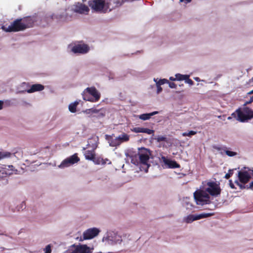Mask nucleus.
<instances>
[{"label": "nucleus", "instance_id": "nucleus-1", "mask_svg": "<svg viewBox=\"0 0 253 253\" xmlns=\"http://www.w3.org/2000/svg\"><path fill=\"white\" fill-rule=\"evenodd\" d=\"M35 21V18L27 16L23 18L17 19L9 25L6 24L3 26L2 29L7 32L21 31L32 27Z\"/></svg>", "mask_w": 253, "mask_h": 253}, {"label": "nucleus", "instance_id": "nucleus-2", "mask_svg": "<svg viewBox=\"0 0 253 253\" xmlns=\"http://www.w3.org/2000/svg\"><path fill=\"white\" fill-rule=\"evenodd\" d=\"M251 103L249 102V100L246 101L243 105V107L237 109L232 113V116L237 121L242 123L251 120L253 118V110L246 106Z\"/></svg>", "mask_w": 253, "mask_h": 253}, {"label": "nucleus", "instance_id": "nucleus-3", "mask_svg": "<svg viewBox=\"0 0 253 253\" xmlns=\"http://www.w3.org/2000/svg\"><path fill=\"white\" fill-rule=\"evenodd\" d=\"M82 94L84 100L91 102H97L100 98V93L95 87H87Z\"/></svg>", "mask_w": 253, "mask_h": 253}, {"label": "nucleus", "instance_id": "nucleus-4", "mask_svg": "<svg viewBox=\"0 0 253 253\" xmlns=\"http://www.w3.org/2000/svg\"><path fill=\"white\" fill-rule=\"evenodd\" d=\"M90 8L96 12L106 13L105 0H90L88 2Z\"/></svg>", "mask_w": 253, "mask_h": 253}, {"label": "nucleus", "instance_id": "nucleus-5", "mask_svg": "<svg viewBox=\"0 0 253 253\" xmlns=\"http://www.w3.org/2000/svg\"><path fill=\"white\" fill-rule=\"evenodd\" d=\"M194 199L198 205H204L211 203L209 195L203 190H197L194 193Z\"/></svg>", "mask_w": 253, "mask_h": 253}, {"label": "nucleus", "instance_id": "nucleus-6", "mask_svg": "<svg viewBox=\"0 0 253 253\" xmlns=\"http://www.w3.org/2000/svg\"><path fill=\"white\" fill-rule=\"evenodd\" d=\"M80 160V159L78 156V154L75 153L64 160L59 166V167L62 169L67 168L77 163Z\"/></svg>", "mask_w": 253, "mask_h": 253}, {"label": "nucleus", "instance_id": "nucleus-7", "mask_svg": "<svg viewBox=\"0 0 253 253\" xmlns=\"http://www.w3.org/2000/svg\"><path fill=\"white\" fill-rule=\"evenodd\" d=\"M208 187L206 191L211 196H217L220 194L221 190L219 186L214 182H209L207 183Z\"/></svg>", "mask_w": 253, "mask_h": 253}, {"label": "nucleus", "instance_id": "nucleus-8", "mask_svg": "<svg viewBox=\"0 0 253 253\" xmlns=\"http://www.w3.org/2000/svg\"><path fill=\"white\" fill-rule=\"evenodd\" d=\"M137 157L139 158L140 164L146 165L149 160V151L145 148H142L141 151L138 153Z\"/></svg>", "mask_w": 253, "mask_h": 253}, {"label": "nucleus", "instance_id": "nucleus-9", "mask_svg": "<svg viewBox=\"0 0 253 253\" xmlns=\"http://www.w3.org/2000/svg\"><path fill=\"white\" fill-rule=\"evenodd\" d=\"M100 231L96 228H89L85 231L83 233L84 240L91 239L96 236Z\"/></svg>", "mask_w": 253, "mask_h": 253}, {"label": "nucleus", "instance_id": "nucleus-10", "mask_svg": "<svg viewBox=\"0 0 253 253\" xmlns=\"http://www.w3.org/2000/svg\"><path fill=\"white\" fill-rule=\"evenodd\" d=\"M89 48L87 45L85 44H77L74 46L71 51L74 53L84 54L87 53Z\"/></svg>", "mask_w": 253, "mask_h": 253}, {"label": "nucleus", "instance_id": "nucleus-11", "mask_svg": "<svg viewBox=\"0 0 253 253\" xmlns=\"http://www.w3.org/2000/svg\"><path fill=\"white\" fill-rule=\"evenodd\" d=\"M74 11L80 14H88L89 9L87 6L81 3H78L75 5Z\"/></svg>", "mask_w": 253, "mask_h": 253}, {"label": "nucleus", "instance_id": "nucleus-12", "mask_svg": "<svg viewBox=\"0 0 253 253\" xmlns=\"http://www.w3.org/2000/svg\"><path fill=\"white\" fill-rule=\"evenodd\" d=\"M163 162L165 163L166 165L168 166V168L170 169H175V168H179L180 165L175 161H172L169 159H168L165 156H162L161 158Z\"/></svg>", "mask_w": 253, "mask_h": 253}, {"label": "nucleus", "instance_id": "nucleus-13", "mask_svg": "<svg viewBox=\"0 0 253 253\" xmlns=\"http://www.w3.org/2000/svg\"><path fill=\"white\" fill-rule=\"evenodd\" d=\"M76 253H91V250L86 245H73Z\"/></svg>", "mask_w": 253, "mask_h": 253}, {"label": "nucleus", "instance_id": "nucleus-14", "mask_svg": "<svg viewBox=\"0 0 253 253\" xmlns=\"http://www.w3.org/2000/svg\"><path fill=\"white\" fill-rule=\"evenodd\" d=\"M114 134L112 135L106 134L105 135V139L108 141L109 145L111 147H117L119 146L120 143L118 139V137L114 138Z\"/></svg>", "mask_w": 253, "mask_h": 253}, {"label": "nucleus", "instance_id": "nucleus-15", "mask_svg": "<svg viewBox=\"0 0 253 253\" xmlns=\"http://www.w3.org/2000/svg\"><path fill=\"white\" fill-rule=\"evenodd\" d=\"M238 177L240 181L244 184L247 183L251 178V176L247 171H239Z\"/></svg>", "mask_w": 253, "mask_h": 253}, {"label": "nucleus", "instance_id": "nucleus-16", "mask_svg": "<svg viewBox=\"0 0 253 253\" xmlns=\"http://www.w3.org/2000/svg\"><path fill=\"white\" fill-rule=\"evenodd\" d=\"M131 131L135 133H146L148 134H151L154 133V131L147 128L135 127L131 129Z\"/></svg>", "mask_w": 253, "mask_h": 253}, {"label": "nucleus", "instance_id": "nucleus-17", "mask_svg": "<svg viewBox=\"0 0 253 253\" xmlns=\"http://www.w3.org/2000/svg\"><path fill=\"white\" fill-rule=\"evenodd\" d=\"M44 88V86L41 84H34L31 86L30 89L27 90V92L28 93H32L36 91H42L43 90Z\"/></svg>", "mask_w": 253, "mask_h": 253}, {"label": "nucleus", "instance_id": "nucleus-18", "mask_svg": "<svg viewBox=\"0 0 253 253\" xmlns=\"http://www.w3.org/2000/svg\"><path fill=\"white\" fill-rule=\"evenodd\" d=\"M84 155L86 160L93 161L95 157V151L93 150H86L84 152Z\"/></svg>", "mask_w": 253, "mask_h": 253}, {"label": "nucleus", "instance_id": "nucleus-19", "mask_svg": "<svg viewBox=\"0 0 253 253\" xmlns=\"http://www.w3.org/2000/svg\"><path fill=\"white\" fill-rule=\"evenodd\" d=\"M158 113L159 112L158 111H154L150 113L143 114L139 115L138 118L140 120L145 121L150 119L152 116L158 114Z\"/></svg>", "mask_w": 253, "mask_h": 253}, {"label": "nucleus", "instance_id": "nucleus-20", "mask_svg": "<svg viewBox=\"0 0 253 253\" xmlns=\"http://www.w3.org/2000/svg\"><path fill=\"white\" fill-rule=\"evenodd\" d=\"M7 166L6 165H0V175L2 176H6L13 174L12 172L8 171L6 170Z\"/></svg>", "mask_w": 253, "mask_h": 253}, {"label": "nucleus", "instance_id": "nucleus-21", "mask_svg": "<svg viewBox=\"0 0 253 253\" xmlns=\"http://www.w3.org/2000/svg\"><path fill=\"white\" fill-rule=\"evenodd\" d=\"M118 139L120 144H121L123 142L128 141L129 140V136L127 134L124 132L118 136Z\"/></svg>", "mask_w": 253, "mask_h": 253}, {"label": "nucleus", "instance_id": "nucleus-22", "mask_svg": "<svg viewBox=\"0 0 253 253\" xmlns=\"http://www.w3.org/2000/svg\"><path fill=\"white\" fill-rule=\"evenodd\" d=\"M106 8L107 10V12L108 11H110L112 9L116 8L115 4H114V2H112V0H108L106 1Z\"/></svg>", "mask_w": 253, "mask_h": 253}, {"label": "nucleus", "instance_id": "nucleus-23", "mask_svg": "<svg viewBox=\"0 0 253 253\" xmlns=\"http://www.w3.org/2000/svg\"><path fill=\"white\" fill-rule=\"evenodd\" d=\"M213 215V213H202L198 215H195V219L197 220L202 218H207Z\"/></svg>", "mask_w": 253, "mask_h": 253}, {"label": "nucleus", "instance_id": "nucleus-24", "mask_svg": "<svg viewBox=\"0 0 253 253\" xmlns=\"http://www.w3.org/2000/svg\"><path fill=\"white\" fill-rule=\"evenodd\" d=\"M79 104L78 101H75L73 103H71L69 105V110L72 113H75L77 111V107Z\"/></svg>", "mask_w": 253, "mask_h": 253}, {"label": "nucleus", "instance_id": "nucleus-25", "mask_svg": "<svg viewBox=\"0 0 253 253\" xmlns=\"http://www.w3.org/2000/svg\"><path fill=\"white\" fill-rule=\"evenodd\" d=\"M93 163L96 165H104L106 164L105 162V160L101 157H95L94 159L93 160Z\"/></svg>", "mask_w": 253, "mask_h": 253}, {"label": "nucleus", "instance_id": "nucleus-26", "mask_svg": "<svg viewBox=\"0 0 253 253\" xmlns=\"http://www.w3.org/2000/svg\"><path fill=\"white\" fill-rule=\"evenodd\" d=\"M11 153L7 151H0V160L3 159L10 157Z\"/></svg>", "mask_w": 253, "mask_h": 253}, {"label": "nucleus", "instance_id": "nucleus-27", "mask_svg": "<svg viewBox=\"0 0 253 253\" xmlns=\"http://www.w3.org/2000/svg\"><path fill=\"white\" fill-rule=\"evenodd\" d=\"M138 154H136L131 156V162L135 165H138L139 163V158L137 157Z\"/></svg>", "mask_w": 253, "mask_h": 253}, {"label": "nucleus", "instance_id": "nucleus-28", "mask_svg": "<svg viewBox=\"0 0 253 253\" xmlns=\"http://www.w3.org/2000/svg\"><path fill=\"white\" fill-rule=\"evenodd\" d=\"M126 1H129V0H112V2H114L116 7L121 6Z\"/></svg>", "mask_w": 253, "mask_h": 253}, {"label": "nucleus", "instance_id": "nucleus-29", "mask_svg": "<svg viewBox=\"0 0 253 253\" xmlns=\"http://www.w3.org/2000/svg\"><path fill=\"white\" fill-rule=\"evenodd\" d=\"M155 139L158 142H160L162 141L167 142L168 138L166 136L164 135H158Z\"/></svg>", "mask_w": 253, "mask_h": 253}, {"label": "nucleus", "instance_id": "nucleus-30", "mask_svg": "<svg viewBox=\"0 0 253 253\" xmlns=\"http://www.w3.org/2000/svg\"><path fill=\"white\" fill-rule=\"evenodd\" d=\"M197 132L193 130H190L189 132H185L182 133V135L183 136H189L191 137L192 135H195Z\"/></svg>", "mask_w": 253, "mask_h": 253}, {"label": "nucleus", "instance_id": "nucleus-31", "mask_svg": "<svg viewBox=\"0 0 253 253\" xmlns=\"http://www.w3.org/2000/svg\"><path fill=\"white\" fill-rule=\"evenodd\" d=\"M187 75H181L180 74H176L175 75L176 79L177 81L184 80Z\"/></svg>", "mask_w": 253, "mask_h": 253}, {"label": "nucleus", "instance_id": "nucleus-32", "mask_svg": "<svg viewBox=\"0 0 253 253\" xmlns=\"http://www.w3.org/2000/svg\"><path fill=\"white\" fill-rule=\"evenodd\" d=\"M235 169H230L228 170V172L224 176L225 179H228L233 174L234 170Z\"/></svg>", "mask_w": 253, "mask_h": 253}, {"label": "nucleus", "instance_id": "nucleus-33", "mask_svg": "<svg viewBox=\"0 0 253 253\" xmlns=\"http://www.w3.org/2000/svg\"><path fill=\"white\" fill-rule=\"evenodd\" d=\"M195 215H189L186 218V222L187 223H191L193 222L194 220H196V219H195Z\"/></svg>", "mask_w": 253, "mask_h": 253}, {"label": "nucleus", "instance_id": "nucleus-34", "mask_svg": "<svg viewBox=\"0 0 253 253\" xmlns=\"http://www.w3.org/2000/svg\"><path fill=\"white\" fill-rule=\"evenodd\" d=\"M185 79H184V80L185 81L186 83L190 85H192L194 84L193 81L191 79H189V75H187L185 77Z\"/></svg>", "mask_w": 253, "mask_h": 253}, {"label": "nucleus", "instance_id": "nucleus-35", "mask_svg": "<svg viewBox=\"0 0 253 253\" xmlns=\"http://www.w3.org/2000/svg\"><path fill=\"white\" fill-rule=\"evenodd\" d=\"M168 82L169 81L167 79H161L158 82L156 83V85H161Z\"/></svg>", "mask_w": 253, "mask_h": 253}, {"label": "nucleus", "instance_id": "nucleus-36", "mask_svg": "<svg viewBox=\"0 0 253 253\" xmlns=\"http://www.w3.org/2000/svg\"><path fill=\"white\" fill-rule=\"evenodd\" d=\"M225 153L227 155H228V156H230V157L234 156L237 154V153L236 152L231 151L229 150L225 151Z\"/></svg>", "mask_w": 253, "mask_h": 253}, {"label": "nucleus", "instance_id": "nucleus-37", "mask_svg": "<svg viewBox=\"0 0 253 253\" xmlns=\"http://www.w3.org/2000/svg\"><path fill=\"white\" fill-rule=\"evenodd\" d=\"M6 170L13 172V171H15L14 167L12 165H8L7 166Z\"/></svg>", "mask_w": 253, "mask_h": 253}, {"label": "nucleus", "instance_id": "nucleus-38", "mask_svg": "<svg viewBox=\"0 0 253 253\" xmlns=\"http://www.w3.org/2000/svg\"><path fill=\"white\" fill-rule=\"evenodd\" d=\"M63 253H76L75 248H70L68 250L65 251Z\"/></svg>", "mask_w": 253, "mask_h": 253}, {"label": "nucleus", "instance_id": "nucleus-39", "mask_svg": "<svg viewBox=\"0 0 253 253\" xmlns=\"http://www.w3.org/2000/svg\"><path fill=\"white\" fill-rule=\"evenodd\" d=\"M45 253H51V249L50 245H47L45 249Z\"/></svg>", "mask_w": 253, "mask_h": 253}, {"label": "nucleus", "instance_id": "nucleus-40", "mask_svg": "<svg viewBox=\"0 0 253 253\" xmlns=\"http://www.w3.org/2000/svg\"><path fill=\"white\" fill-rule=\"evenodd\" d=\"M168 83H169V87H170L171 88H176V85L174 83L169 82Z\"/></svg>", "mask_w": 253, "mask_h": 253}, {"label": "nucleus", "instance_id": "nucleus-41", "mask_svg": "<svg viewBox=\"0 0 253 253\" xmlns=\"http://www.w3.org/2000/svg\"><path fill=\"white\" fill-rule=\"evenodd\" d=\"M229 186H230V187L232 189H235V188H236L235 187V186H234V184L233 183V182H232V180H229Z\"/></svg>", "mask_w": 253, "mask_h": 253}, {"label": "nucleus", "instance_id": "nucleus-42", "mask_svg": "<svg viewBox=\"0 0 253 253\" xmlns=\"http://www.w3.org/2000/svg\"><path fill=\"white\" fill-rule=\"evenodd\" d=\"M157 93H160L162 91V88L161 85H157Z\"/></svg>", "mask_w": 253, "mask_h": 253}, {"label": "nucleus", "instance_id": "nucleus-43", "mask_svg": "<svg viewBox=\"0 0 253 253\" xmlns=\"http://www.w3.org/2000/svg\"><path fill=\"white\" fill-rule=\"evenodd\" d=\"M3 104V102L2 101L0 100V110L2 109Z\"/></svg>", "mask_w": 253, "mask_h": 253}, {"label": "nucleus", "instance_id": "nucleus-44", "mask_svg": "<svg viewBox=\"0 0 253 253\" xmlns=\"http://www.w3.org/2000/svg\"><path fill=\"white\" fill-rule=\"evenodd\" d=\"M180 0V2H183L185 1L186 3H189L191 1V0Z\"/></svg>", "mask_w": 253, "mask_h": 253}, {"label": "nucleus", "instance_id": "nucleus-45", "mask_svg": "<svg viewBox=\"0 0 253 253\" xmlns=\"http://www.w3.org/2000/svg\"><path fill=\"white\" fill-rule=\"evenodd\" d=\"M169 80H171V81H176V77L175 78H173L172 77H171L169 78Z\"/></svg>", "mask_w": 253, "mask_h": 253}, {"label": "nucleus", "instance_id": "nucleus-46", "mask_svg": "<svg viewBox=\"0 0 253 253\" xmlns=\"http://www.w3.org/2000/svg\"><path fill=\"white\" fill-rule=\"evenodd\" d=\"M250 187L253 189V181H252L251 183H250Z\"/></svg>", "mask_w": 253, "mask_h": 253}, {"label": "nucleus", "instance_id": "nucleus-47", "mask_svg": "<svg viewBox=\"0 0 253 253\" xmlns=\"http://www.w3.org/2000/svg\"><path fill=\"white\" fill-rule=\"evenodd\" d=\"M253 102V95L251 97L250 100H249V102Z\"/></svg>", "mask_w": 253, "mask_h": 253}, {"label": "nucleus", "instance_id": "nucleus-48", "mask_svg": "<svg viewBox=\"0 0 253 253\" xmlns=\"http://www.w3.org/2000/svg\"><path fill=\"white\" fill-rule=\"evenodd\" d=\"M105 162H106V163H107V162H109V163H108V164H111V161H110L108 159H105Z\"/></svg>", "mask_w": 253, "mask_h": 253}, {"label": "nucleus", "instance_id": "nucleus-49", "mask_svg": "<svg viewBox=\"0 0 253 253\" xmlns=\"http://www.w3.org/2000/svg\"><path fill=\"white\" fill-rule=\"evenodd\" d=\"M232 117H233L231 115V116L228 117L227 118V119L229 120H231Z\"/></svg>", "mask_w": 253, "mask_h": 253}, {"label": "nucleus", "instance_id": "nucleus-50", "mask_svg": "<svg viewBox=\"0 0 253 253\" xmlns=\"http://www.w3.org/2000/svg\"><path fill=\"white\" fill-rule=\"evenodd\" d=\"M194 79L197 81H199L200 79L198 77L195 78Z\"/></svg>", "mask_w": 253, "mask_h": 253}, {"label": "nucleus", "instance_id": "nucleus-51", "mask_svg": "<svg viewBox=\"0 0 253 253\" xmlns=\"http://www.w3.org/2000/svg\"><path fill=\"white\" fill-rule=\"evenodd\" d=\"M249 94H253V89L248 93Z\"/></svg>", "mask_w": 253, "mask_h": 253}, {"label": "nucleus", "instance_id": "nucleus-52", "mask_svg": "<svg viewBox=\"0 0 253 253\" xmlns=\"http://www.w3.org/2000/svg\"><path fill=\"white\" fill-rule=\"evenodd\" d=\"M235 183H236L237 185H240V184H239V182H238V181H235Z\"/></svg>", "mask_w": 253, "mask_h": 253}, {"label": "nucleus", "instance_id": "nucleus-53", "mask_svg": "<svg viewBox=\"0 0 253 253\" xmlns=\"http://www.w3.org/2000/svg\"><path fill=\"white\" fill-rule=\"evenodd\" d=\"M22 205H24V206H25V203L24 202H22Z\"/></svg>", "mask_w": 253, "mask_h": 253}, {"label": "nucleus", "instance_id": "nucleus-54", "mask_svg": "<svg viewBox=\"0 0 253 253\" xmlns=\"http://www.w3.org/2000/svg\"><path fill=\"white\" fill-rule=\"evenodd\" d=\"M93 112H98V111H97V110H94Z\"/></svg>", "mask_w": 253, "mask_h": 253}, {"label": "nucleus", "instance_id": "nucleus-55", "mask_svg": "<svg viewBox=\"0 0 253 253\" xmlns=\"http://www.w3.org/2000/svg\"><path fill=\"white\" fill-rule=\"evenodd\" d=\"M218 117L219 118H220L221 117V116H219Z\"/></svg>", "mask_w": 253, "mask_h": 253}]
</instances>
